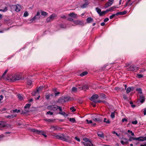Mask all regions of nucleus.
I'll list each match as a JSON object with an SVG mask.
<instances>
[{
	"label": "nucleus",
	"instance_id": "f257e3e1",
	"mask_svg": "<svg viewBox=\"0 0 146 146\" xmlns=\"http://www.w3.org/2000/svg\"><path fill=\"white\" fill-rule=\"evenodd\" d=\"M22 74L21 73H17L12 75L11 77L10 76V82H14L16 80H23Z\"/></svg>",
	"mask_w": 146,
	"mask_h": 146
},
{
	"label": "nucleus",
	"instance_id": "f03ea898",
	"mask_svg": "<svg viewBox=\"0 0 146 146\" xmlns=\"http://www.w3.org/2000/svg\"><path fill=\"white\" fill-rule=\"evenodd\" d=\"M70 137L68 135H65L64 134H61L59 135L58 139L66 141L68 143L70 142Z\"/></svg>",
	"mask_w": 146,
	"mask_h": 146
},
{
	"label": "nucleus",
	"instance_id": "7ed1b4c3",
	"mask_svg": "<svg viewBox=\"0 0 146 146\" xmlns=\"http://www.w3.org/2000/svg\"><path fill=\"white\" fill-rule=\"evenodd\" d=\"M127 69L128 71H136L138 70L139 67L137 66H136L133 64H131L127 68Z\"/></svg>",
	"mask_w": 146,
	"mask_h": 146
},
{
	"label": "nucleus",
	"instance_id": "20e7f679",
	"mask_svg": "<svg viewBox=\"0 0 146 146\" xmlns=\"http://www.w3.org/2000/svg\"><path fill=\"white\" fill-rule=\"evenodd\" d=\"M56 17L57 15L56 14H52L49 17L47 18L46 19V21L47 22H50L51 21L54 20Z\"/></svg>",
	"mask_w": 146,
	"mask_h": 146
},
{
	"label": "nucleus",
	"instance_id": "39448f33",
	"mask_svg": "<svg viewBox=\"0 0 146 146\" xmlns=\"http://www.w3.org/2000/svg\"><path fill=\"white\" fill-rule=\"evenodd\" d=\"M8 71V69L6 70L1 76L2 78H3L6 80H8L9 78V77L8 75V74L7 75H6V74Z\"/></svg>",
	"mask_w": 146,
	"mask_h": 146
},
{
	"label": "nucleus",
	"instance_id": "423d86ee",
	"mask_svg": "<svg viewBox=\"0 0 146 146\" xmlns=\"http://www.w3.org/2000/svg\"><path fill=\"white\" fill-rule=\"evenodd\" d=\"M40 13L38 11L36 15H35L32 19L30 20V21H33L36 20H38L40 19Z\"/></svg>",
	"mask_w": 146,
	"mask_h": 146
},
{
	"label": "nucleus",
	"instance_id": "0eeeda50",
	"mask_svg": "<svg viewBox=\"0 0 146 146\" xmlns=\"http://www.w3.org/2000/svg\"><path fill=\"white\" fill-rule=\"evenodd\" d=\"M57 106L55 105H50L47 106V109L49 110H52L53 111H56L57 110Z\"/></svg>",
	"mask_w": 146,
	"mask_h": 146
},
{
	"label": "nucleus",
	"instance_id": "6e6552de",
	"mask_svg": "<svg viewBox=\"0 0 146 146\" xmlns=\"http://www.w3.org/2000/svg\"><path fill=\"white\" fill-rule=\"evenodd\" d=\"M98 97L99 96L98 95L96 94H93L90 100L94 102L96 100V99H98Z\"/></svg>",
	"mask_w": 146,
	"mask_h": 146
},
{
	"label": "nucleus",
	"instance_id": "1a4fd4ad",
	"mask_svg": "<svg viewBox=\"0 0 146 146\" xmlns=\"http://www.w3.org/2000/svg\"><path fill=\"white\" fill-rule=\"evenodd\" d=\"M135 140H138L139 141H146V136L144 137L141 136L137 138L135 137Z\"/></svg>",
	"mask_w": 146,
	"mask_h": 146
},
{
	"label": "nucleus",
	"instance_id": "9d476101",
	"mask_svg": "<svg viewBox=\"0 0 146 146\" xmlns=\"http://www.w3.org/2000/svg\"><path fill=\"white\" fill-rule=\"evenodd\" d=\"M73 22L76 25H78L81 26H84V23L81 21L79 20L74 21H73Z\"/></svg>",
	"mask_w": 146,
	"mask_h": 146
},
{
	"label": "nucleus",
	"instance_id": "9b49d317",
	"mask_svg": "<svg viewBox=\"0 0 146 146\" xmlns=\"http://www.w3.org/2000/svg\"><path fill=\"white\" fill-rule=\"evenodd\" d=\"M122 139L123 140H122L121 143L123 145H124L125 144H127L129 143L128 140L127 138H123Z\"/></svg>",
	"mask_w": 146,
	"mask_h": 146
},
{
	"label": "nucleus",
	"instance_id": "f8f14e48",
	"mask_svg": "<svg viewBox=\"0 0 146 146\" xmlns=\"http://www.w3.org/2000/svg\"><path fill=\"white\" fill-rule=\"evenodd\" d=\"M62 128L59 127L58 126H51L50 129L52 130H59L61 129Z\"/></svg>",
	"mask_w": 146,
	"mask_h": 146
},
{
	"label": "nucleus",
	"instance_id": "ddd939ff",
	"mask_svg": "<svg viewBox=\"0 0 146 146\" xmlns=\"http://www.w3.org/2000/svg\"><path fill=\"white\" fill-rule=\"evenodd\" d=\"M56 102L61 104H63L65 103L63 96L60 98Z\"/></svg>",
	"mask_w": 146,
	"mask_h": 146
},
{
	"label": "nucleus",
	"instance_id": "4468645a",
	"mask_svg": "<svg viewBox=\"0 0 146 146\" xmlns=\"http://www.w3.org/2000/svg\"><path fill=\"white\" fill-rule=\"evenodd\" d=\"M139 100L140 102L141 103H143L145 101V98L143 94L140 95L139 96Z\"/></svg>",
	"mask_w": 146,
	"mask_h": 146
},
{
	"label": "nucleus",
	"instance_id": "2eb2a0df",
	"mask_svg": "<svg viewBox=\"0 0 146 146\" xmlns=\"http://www.w3.org/2000/svg\"><path fill=\"white\" fill-rule=\"evenodd\" d=\"M97 135L98 137L102 138H104V134L101 131H98L97 133Z\"/></svg>",
	"mask_w": 146,
	"mask_h": 146
},
{
	"label": "nucleus",
	"instance_id": "dca6fc26",
	"mask_svg": "<svg viewBox=\"0 0 146 146\" xmlns=\"http://www.w3.org/2000/svg\"><path fill=\"white\" fill-rule=\"evenodd\" d=\"M84 2H85V3L81 6V7L83 9L86 7L89 4V2L88 1Z\"/></svg>",
	"mask_w": 146,
	"mask_h": 146
},
{
	"label": "nucleus",
	"instance_id": "f3484780",
	"mask_svg": "<svg viewBox=\"0 0 146 146\" xmlns=\"http://www.w3.org/2000/svg\"><path fill=\"white\" fill-rule=\"evenodd\" d=\"M69 16L74 18H76L77 17V15L74 13H70L68 15Z\"/></svg>",
	"mask_w": 146,
	"mask_h": 146
},
{
	"label": "nucleus",
	"instance_id": "a211bd4d",
	"mask_svg": "<svg viewBox=\"0 0 146 146\" xmlns=\"http://www.w3.org/2000/svg\"><path fill=\"white\" fill-rule=\"evenodd\" d=\"M89 88V86L88 84H86L82 86V90L84 91H85L86 90L88 89Z\"/></svg>",
	"mask_w": 146,
	"mask_h": 146
},
{
	"label": "nucleus",
	"instance_id": "6ab92c4d",
	"mask_svg": "<svg viewBox=\"0 0 146 146\" xmlns=\"http://www.w3.org/2000/svg\"><path fill=\"white\" fill-rule=\"evenodd\" d=\"M126 11H125L123 12H118L116 13V15L117 16L119 15H124L126 14Z\"/></svg>",
	"mask_w": 146,
	"mask_h": 146
},
{
	"label": "nucleus",
	"instance_id": "aec40b11",
	"mask_svg": "<svg viewBox=\"0 0 146 146\" xmlns=\"http://www.w3.org/2000/svg\"><path fill=\"white\" fill-rule=\"evenodd\" d=\"M38 134L42 135H43L45 137H47V136L45 134V133L43 131L39 130Z\"/></svg>",
	"mask_w": 146,
	"mask_h": 146
},
{
	"label": "nucleus",
	"instance_id": "412c9836",
	"mask_svg": "<svg viewBox=\"0 0 146 146\" xmlns=\"http://www.w3.org/2000/svg\"><path fill=\"white\" fill-rule=\"evenodd\" d=\"M21 7L20 5H16V8L15 9V11L18 12L20 11L21 10Z\"/></svg>",
	"mask_w": 146,
	"mask_h": 146
},
{
	"label": "nucleus",
	"instance_id": "4be33fe9",
	"mask_svg": "<svg viewBox=\"0 0 146 146\" xmlns=\"http://www.w3.org/2000/svg\"><path fill=\"white\" fill-rule=\"evenodd\" d=\"M86 20L88 23H90L93 21V19L90 17L87 18Z\"/></svg>",
	"mask_w": 146,
	"mask_h": 146
},
{
	"label": "nucleus",
	"instance_id": "5701e85b",
	"mask_svg": "<svg viewBox=\"0 0 146 146\" xmlns=\"http://www.w3.org/2000/svg\"><path fill=\"white\" fill-rule=\"evenodd\" d=\"M16 8V5H12L11 6V11H15V9Z\"/></svg>",
	"mask_w": 146,
	"mask_h": 146
},
{
	"label": "nucleus",
	"instance_id": "b1692460",
	"mask_svg": "<svg viewBox=\"0 0 146 146\" xmlns=\"http://www.w3.org/2000/svg\"><path fill=\"white\" fill-rule=\"evenodd\" d=\"M31 131L35 133L38 134L39 130L35 129H30Z\"/></svg>",
	"mask_w": 146,
	"mask_h": 146
},
{
	"label": "nucleus",
	"instance_id": "393cba45",
	"mask_svg": "<svg viewBox=\"0 0 146 146\" xmlns=\"http://www.w3.org/2000/svg\"><path fill=\"white\" fill-rule=\"evenodd\" d=\"M20 111L19 110H17V109H15L14 110H13L12 111H11V113H18Z\"/></svg>",
	"mask_w": 146,
	"mask_h": 146
},
{
	"label": "nucleus",
	"instance_id": "a878e982",
	"mask_svg": "<svg viewBox=\"0 0 146 146\" xmlns=\"http://www.w3.org/2000/svg\"><path fill=\"white\" fill-rule=\"evenodd\" d=\"M44 120L46 121L47 122H50V123L53 122L55 120H54V119H44Z\"/></svg>",
	"mask_w": 146,
	"mask_h": 146
},
{
	"label": "nucleus",
	"instance_id": "bb28decb",
	"mask_svg": "<svg viewBox=\"0 0 146 146\" xmlns=\"http://www.w3.org/2000/svg\"><path fill=\"white\" fill-rule=\"evenodd\" d=\"M65 102L68 101L70 98L69 96H63Z\"/></svg>",
	"mask_w": 146,
	"mask_h": 146
},
{
	"label": "nucleus",
	"instance_id": "cd10ccee",
	"mask_svg": "<svg viewBox=\"0 0 146 146\" xmlns=\"http://www.w3.org/2000/svg\"><path fill=\"white\" fill-rule=\"evenodd\" d=\"M93 120L95 121H96L99 123L102 121V120L99 118L94 119Z\"/></svg>",
	"mask_w": 146,
	"mask_h": 146
},
{
	"label": "nucleus",
	"instance_id": "c85d7f7f",
	"mask_svg": "<svg viewBox=\"0 0 146 146\" xmlns=\"http://www.w3.org/2000/svg\"><path fill=\"white\" fill-rule=\"evenodd\" d=\"M136 90L139 92V94L140 95L143 94L142 92V89L141 88H137L136 89Z\"/></svg>",
	"mask_w": 146,
	"mask_h": 146
},
{
	"label": "nucleus",
	"instance_id": "c756f323",
	"mask_svg": "<svg viewBox=\"0 0 146 146\" xmlns=\"http://www.w3.org/2000/svg\"><path fill=\"white\" fill-rule=\"evenodd\" d=\"M95 9L97 13L100 15V14L101 13V9L98 7H96Z\"/></svg>",
	"mask_w": 146,
	"mask_h": 146
},
{
	"label": "nucleus",
	"instance_id": "7c9ffc66",
	"mask_svg": "<svg viewBox=\"0 0 146 146\" xmlns=\"http://www.w3.org/2000/svg\"><path fill=\"white\" fill-rule=\"evenodd\" d=\"M88 73L87 71H85V72H82V73H81L80 74V76H85L86 75L88 74Z\"/></svg>",
	"mask_w": 146,
	"mask_h": 146
},
{
	"label": "nucleus",
	"instance_id": "2f4dec72",
	"mask_svg": "<svg viewBox=\"0 0 146 146\" xmlns=\"http://www.w3.org/2000/svg\"><path fill=\"white\" fill-rule=\"evenodd\" d=\"M83 143L85 146H89L90 144H91V142L90 141L89 142H83Z\"/></svg>",
	"mask_w": 146,
	"mask_h": 146
},
{
	"label": "nucleus",
	"instance_id": "473e14b6",
	"mask_svg": "<svg viewBox=\"0 0 146 146\" xmlns=\"http://www.w3.org/2000/svg\"><path fill=\"white\" fill-rule=\"evenodd\" d=\"M111 5L112 4L108 2L105 4L104 7L105 8H107Z\"/></svg>",
	"mask_w": 146,
	"mask_h": 146
},
{
	"label": "nucleus",
	"instance_id": "72a5a7b5",
	"mask_svg": "<svg viewBox=\"0 0 146 146\" xmlns=\"http://www.w3.org/2000/svg\"><path fill=\"white\" fill-rule=\"evenodd\" d=\"M133 140H135V137H134L130 136L129 139L128 140V141H131Z\"/></svg>",
	"mask_w": 146,
	"mask_h": 146
},
{
	"label": "nucleus",
	"instance_id": "f704fd0d",
	"mask_svg": "<svg viewBox=\"0 0 146 146\" xmlns=\"http://www.w3.org/2000/svg\"><path fill=\"white\" fill-rule=\"evenodd\" d=\"M41 15L44 16H46L48 15V13L46 12L41 11Z\"/></svg>",
	"mask_w": 146,
	"mask_h": 146
},
{
	"label": "nucleus",
	"instance_id": "c9c22d12",
	"mask_svg": "<svg viewBox=\"0 0 146 146\" xmlns=\"http://www.w3.org/2000/svg\"><path fill=\"white\" fill-rule=\"evenodd\" d=\"M31 106V104H27L25 106H24V108L26 109L27 108H29Z\"/></svg>",
	"mask_w": 146,
	"mask_h": 146
},
{
	"label": "nucleus",
	"instance_id": "e433bc0d",
	"mask_svg": "<svg viewBox=\"0 0 146 146\" xmlns=\"http://www.w3.org/2000/svg\"><path fill=\"white\" fill-rule=\"evenodd\" d=\"M17 96L19 99L20 100H22L23 99V97L22 95L20 94H18Z\"/></svg>",
	"mask_w": 146,
	"mask_h": 146
},
{
	"label": "nucleus",
	"instance_id": "4c0bfd02",
	"mask_svg": "<svg viewBox=\"0 0 146 146\" xmlns=\"http://www.w3.org/2000/svg\"><path fill=\"white\" fill-rule=\"evenodd\" d=\"M16 115L17 114L15 113H14L13 114H11V115H10V119L15 117Z\"/></svg>",
	"mask_w": 146,
	"mask_h": 146
},
{
	"label": "nucleus",
	"instance_id": "58836bf2",
	"mask_svg": "<svg viewBox=\"0 0 146 146\" xmlns=\"http://www.w3.org/2000/svg\"><path fill=\"white\" fill-rule=\"evenodd\" d=\"M69 121L73 123H74L76 122V120L74 118H70L69 119Z\"/></svg>",
	"mask_w": 146,
	"mask_h": 146
},
{
	"label": "nucleus",
	"instance_id": "ea45409f",
	"mask_svg": "<svg viewBox=\"0 0 146 146\" xmlns=\"http://www.w3.org/2000/svg\"><path fill=\"white\" fill-rule=\"evenodd\" d=\"M8 9L7 7H5L4 9H0V11H2L3 12H4L7 11Z\"/></svg>",
	"mask_w": 146,
	"mask_h": 146
},
{
	"label": "nucleus",
	"instance_id": "a19ab883",
	"mask_svg": "<svg viewBox=\"0 0 146 146\" xmlns=\"http://www.w3.org/2000/svg\"><path fill=\"white\" fill-rule=\"evenodd\" d=\"M77 88L75 87H74L72 88V91L74 92H77Z\"/></svg>",
	"mask_w": 146,
	"mask_h": 146
},
{
	"label": "nucleus",
	"instance_id": "79ce46f5",
	"mask_svg": "<svg viewBox=\"0 0 146 146\" xmlns=\"http://www.w3.org/2000/svg\"><path fill=\"white\" fill-rule=\"evenodd\" d=\"M58 113L60 114L63 115V116H65V115L67 116V115L66 114V113L64 112V111H62L61 112H59Z\"/></svg>",
	"mask_w": 146,
	"mask_h": 146
},
{
	"label": "nucleus",
	"instance_id": "37998d69",
	"mask_svg": "<svg viewBox=\"0 0 146 146\" xmlns=\"http://www.w3.org/2000/svg\"><path fill=\"white\" fill-rule=\"evenodd\" d=\"M115 116V112H112L111 114V117L112 118H113Z\"/></svg>",
	"mask_w": 146,
	"mask_h": 146
},
{
	"label": "nucleus",
	"instance_id": "c03bdc74",
	"mask_svg": "<svg viewBox=\"0 0 146 146\" xmlns=\"http://www.w3.org/2000/svg\"><path fill=\"white\" fill-rule=\"evenodd\" d=\"M52 136L53 137H54L55 139H58L59 135L56 134L54 135H52Z\"/></svg>",
	"mask_w": 146,
	"mask_h": 146
},
{
	"label": "nucleus",
	"instance_id": "a18cd8bd",
	"mask_svg": "<svg viewBox=\"0 0 146 146\" xmlns=\"http://www.w3.org/2000/svg\"><path fill=\"white\" fill-rule=\"evenodd\" d=\"M37 93H38V92H36V90H35L31 94L33 96H35Z\"/></svg>",
	"mask_w": 146,
	"mask_h": 146
},
{
	"label": "nucleus",
	"instance_id": "49530a36",
	"mask_svg": "<svg viewBox=\"0 0 146 146\" xmlns=\"http://www.w3.org/2000/svg\"><path fill=\"white\" fill-rule=\"evenodd\" d=\"M43 88V86H39L37 90H36V92H38V91L39 90H41Z\"/></svg>",
	"mask_w": 146,
	"mask_h": 146
},
{
	"label": "nucleus",
	"instance_id": "de8ad7c7",
	"mask_svg": "<svg viewBox=\"0 0 146 146\" xmlns=\"http://www.w3.org/2000/svg\"><path fill=\"white\" fill-rule=\"evenodd\" d=\"M118 7H116L115 6H113L111 7H110V11L111 12L113 11V9H115L116 8H117Z\"/></svg>",
	"mask_w": 146,
	"mask_h": 146
},
{
	"label": "nucleus",
	"instance_id": "09e8293b",
	"mask_svg": "<svg viewBox=\"0 0 146 146\" xmlns=\"http://www.w3.org/2000/svg\"><path fill=\"white\" fill-rule=\"evenodd\" d=\"M57 110L58 109H59V111H60V112H61L62 111V108L60 106H57Z\"/></svg>",
	"mask_w": 146,
	"mask_h": 146
},
{
	"label": "nucleus",
	"instance_id": "8fccbe9b",
	"mask_svg": "<svg viewBox=\"0 0 146 146\" xmlns=\"http://www.w3.org/2000/svg\"><path fill=\"white\" fill-rule=\"evenodd\" d=\"M104 122L108 123H110V121L108 119L107 120L106 118H105L104 119Z\"/></svg>",
	"mask_w": 146,
	"mask_h": 146
},
{
	"label": "nucleus",
	"instance_id": "3c124183",
	"mask_svg": "<svg viewBox=\"0 0 146 146\" xmlns=\"http://www.w3.org/2000/svg\"><path fill=\"white\" fill-rule=\"evenodd\" d=\"M106 12L105 11H103L101 12V13L100 14V16H102L106 14Z\"/></svg>",
	"mask_w": 146,
	"mask_h": 146
},
{
	"label": "nucleus",
	"instance_id": "603ef678",
	"mask_svg": "<svg viewBox=\"0 0 146 146\" xmlns=\"http://www.w3.org/2000/svg\"><path fill=\"white\" fill-rule=\"evenodd\" d=\"M127 132L128 133H130L132 136H133L134 135V133L132 131L129 130H128Z\"/></svg>",
	"mask_w": 146,
	"mask_h": 146
},
{
	"label": "nucleus",
	"instance_id": "864d4df0",
	"mask_svg": "<svg viewBox=\"0 0 146 146\" xmlns=\"http://www.w3.org/2000/svg\"><path fill=\"white\" fill-rule=\"evenodd\" d=\"M29 15V14L27 11H25L24 13L23 16L26 17Z\"/></svg>",
	"mask_w": 146,
	"mask_h": 146
},
{
	"label": "nucleus",
	"instance_id": "5fc2aeb1",
	"mask_svg": "<svg viewBox=\"0 0 146 146\" xmlns=\"http://www.w3.org/2000/svg\"><path fill=\"white\" fill-rule=\"evenodd\" d=\"M53 112H51L50 111H47L46 113V114L50 115H53Z\"/></svg>",
	"mask_w": 146,
	"mask_h": 146
},
{
	"label": "nucleus",
	"instance_id": "6e6d98bb",
	"mask_svg": "<svg viewBox=\"0 0 146 146\" xmlns=\"http://www.w3.org/2000/svg\"><path fill=\"white\" fill-rule=\"evenodd\" d=\"M83 140L85 141L84 142H90V140L87 138H85L83 139Z\"/></svg>",
	"mask_w": 146,
	"mask_h": 146
},
{
	"label": "nucleus",
	"instance_id": "4d7b16f0",
	"mask_svg": "<svg viewBox=\"0 0 146 146\" xmlns=\"http://www.w3.org/2000/svg\"><path fill=\"white\" fill-rule=\"evenodd\" d=\"M32 84V82L31 80H29L27 82V84L28 85L30 86Z\"/></svg>",
	"mask_w": 146,
	"mask_h": 146
},
{
	"label": "nucleus",
	"instance_id": "13d9d810",
	"mask_svg": "<svg viewBox=\"0 0 146 146\" xmlns=\"http://www.w3.org/2000/svg\"><path fill=\"white\" fill-rule=\"evenodd\" d=\"M131 89L130 87H128L127 88L126 90V92L127 93H129L130 91H131Z\"/></svg>",
	"mask_w": 146,
	"mask_h": 146
},
{
	"label": "nucleus",
	"instance_id": "bf43d9fd",
	"mask_svg": "<svg viewBox=\"0 0 146 146\" xmlns=\"http://www.w3.org/2000/svg\"><path fill=\"white\" fill-rule=\"evenodd\" d=\"M137 76L139 78H141L143 77V76L142 75H141V74H137Z\"/></svg>",
	"mask_w": 146,
	"mask_h": 146
},
{
	"label": "nucleus",
	"instance_id": "052dcab7",
	"mask_svg": "<svg viewBox=\"0 0 146 146\" xmlns=\"http://www.w3.org/2000/svg\"><path fill=\"white\" fill-rule=\"evenodd\" d=\"M137 120L132 121V123L133 124L136 125L137 123Z\"/></svg>",
	"mask_w": 146,
	"mask_h": 146
},
{
	"label": "nucleus",
	"instance_id": "680f3d73",
	"mask_svg": "<svg viewBox=\"0 0 146 146\" xmlns=\"http://www.w3.org/2000/svg\"><path fill=\"white\" fill-rule=\"evenodd\" d=\"M70 109L71 110L72 112H74L76 110L74 108V107L70 108Z\"/></svg>",
	"mask_w": 146,
	"mask_h": 146
},
{
	"label": "nucleus",
	"instance_id": "e2e57ef3",
	"mask_svg": "<svg viewBox=\"0 0 146 146\" xmlns=\"http://www.w3.org/2000/svg\"><path fill=\"white\" fill-rule=\"evenodd\" d=\"M60 94V92H56L54 93V95L55 96H57L58 95Z\"/></svg>",
	"mask_w": 146,
	"mask_h": 146
},
{
	"label": "nucleus",
	"instance_id": "0e129e2a",
	"mask_svg": "<svg viewBox=\"0 0 146 146\" xmlns=\"http://www.w3.org/2000/svg\"><path fill=\"white\" fill-rule=\"evenodd\" d=\"M112 133L113 134H115L116 135H117V136L118 137H119V135L118 134V133L116 132L115 131H113L112 132Z\"/></svg>",
	"mask_w": 146,
	"mask_h": 146
},
{
	"label": "nucleus",
	"instance_id": "69168bd1",
	"mask_svg": "<svg viewBox=\"0 0 146 146\" xmlns=\"http://www.w3.org/2000/svg\"><path fill=\"white\" fill-rule=\"evenodd\" d=\"M115 15H116V14H113L112 15L110 16V19H113Z\"/></svg>",
	"mask_w": 146,
	"mask_h": 146
},
{
	"label": "nucleus",
	"instance_id": "338daca9",
	"mask_svg": "<svg viewBox=\"0 0 146 146\" xmlns=\"http://www.w3.org/2000/svg\"><path fill=\"white\" fill-rule=\"evenodd\" d=\"M86 121L88 124L91 123L92 122V121L91 120H88V119H86Z\"/></svg>",
	"mask_w": 146,
	"mask_h": 146
},
{
	"label": "nucleus",
	"instance_id": "774afa93",
	"mask_svg": "<svg viewBox=\"0 0 146 146\" xmlns=\"http://www.w3.org/2000/svg\"><path fill=\"white\" fill-rule=\"evenodd\" d=\"M113 2V0H108V2L112 5Z\"/></svg>",
	"mask_w": 146,
	"mask_h": 146
}]
</instances>
